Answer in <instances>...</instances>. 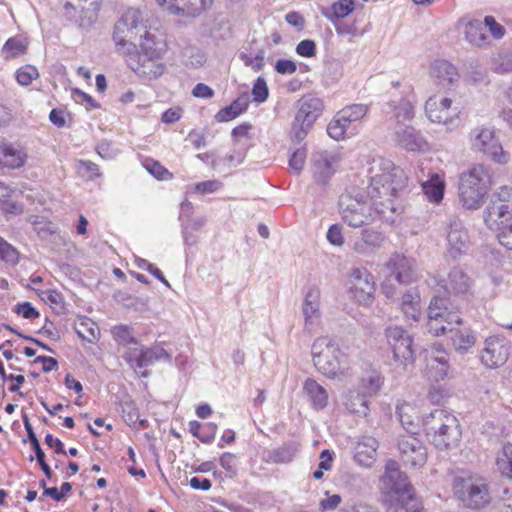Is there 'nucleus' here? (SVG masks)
Wrapping results in <instances>:
<instances>
[{
	"label": "nucleus",
	"instance_id": "obj_1",
	"mask_svg": "<svg viewBox=\"0 0 512 512\" xmlns=\"http://www.w3.org/2000/svg\"><path fill=\"white\" fill-rule=\"evenodd\" d=\"M367 177L369 179L367 193L372 202L375 220L393 223L398 209L393 198L400 197L406 190L407 175L391 160L377 157L369 163Z\"/></svg>",
	"mask_w": 512,
	"mask_h": 512
},
{
	"label": "nucleus",
	"instance_id": "obj_2",
	"mask_svg": "<svg viewBox=\"0 0 512 512\" xmlns=\"http://www.w3.org/2000/svg\"><path fill=\"white\" fill-rule=\"evenodd\" d=\"M461 316L458 306L450 298L435 295L428 307V331L434 336L450 334L455 350L467 353L476 343V335L470 328H459Z\"/></svg>",
	"mask_w": 512,
	"mask_h": 512
},
{
	"label": "nucleus",
	"instance_id": "obj_3",
	"mask_svg": "<svg viewBox=\"0 0 512 512\" xmlns=\"http://www.w3.org/2000/svg\"><path fill=\"white\" fill-rule=\"evenodd\" d=\"M311 354L314 366L327 378L342 381L352 375L348 355L334 339L318 337L312 344Z\"/></svg>",
	"mask_w": 512,
	"mask_h": 512
},
{
	"label": "nucleus",
	"instance_id": "obj_4",
	"mask_svg": "<svg viewBox=\"0 0 512 512\" xmlns=\"http://www.w3.org/2000/svg\"><path fill=\"white\" fill-rule=\"evenodd\" d=\"M383 488L387 492L395 512H421L423 505L415 495L408 477L399 469L395 460H388L385 464V473L381 479Z\"/></svg>",
	"mask_w": 512,
	"mask_h": 512
},
{
	"label": "nucleus",
	"instance_id": "obj_5",
	"mask_svg": "<svg viewBox=\"0 0 512 512\" xmlns=\"http://www.w3.org/2000/svg\"><path fill=\"white\" fill-rule=\"evenodd\" d=\"M491 185L489 170L484 165H474L460 176L459 200L466 209H478Z\"/></svg>",
	"mask_w": 512,
	"mask_h": 512
},
{
	"label": "nucleus",
	"instance_id": "obj_6",
	"mask_svg": "<svg viewBox=\"0 0 512 512\" xmlns=\"http://www.w3.org/2000/svg\"><path fill=\"white\" fill-rule=\"evenodd\" d=\"M453 489L463 506L470 509H482L491 501L489 483L478 475L455 477Z\"/></svg>",
	"mask_w": 512,
	"mask_h": 512
},
{
	"label": "nucleus",
	"instance_id": "obj_7",
	"mask_svg": "<svg viewBox=\"0 0 512 512\" xmlns=\"http://www.w3.org/2000/svg\"><path fill=\"white\" fill-rule=\"evenodd\" d=\"M148 14L144 10H126L114 26L113 39L117 46L135 48V42L142 38L147 29Z\"/></svg>",
	"mask_w": 512,
	"mask_h": 512
},
{
	"label": "nucleus",
	"instance_id": "obj_8",
	"mask_svg": "<svg viewBox=\"0 0 512 512\" xmlns=\"http://www.w3.org/2000/svg\"><path fill=\"white\" fill-rule=\"evenodd\" d=\"M297 112L292 123L291 137L297 143L302 142L313 124L323 113V101L312 94L302 96L296 102Z\"/></svg>",
	"mask_w": 512,
	"mask_h": 512
},
{
	"label": "nucleus",
	"instance_id": "obj_9",
	"mask_svg": "<svg viewBox=\"0 0 512 512\" xmlns=\"http://www.w3.org/2000/svg\"><path fill=\"white\" fill-rule=\"evenodd\" d=\"M368 106L352 104L338 111L327 126L328 135L336 140H344L349 135L357 133V124L366 116Z\"/></svg>",
	"mask_w": 512,
	"mask_h": 512
},
{
	"label": "nucleus",
	"instance_id": "obj_10",
	"mask_svg": "<svg viewBox=\"0 0 512 512\" xmlns=\"http://www.w3.org/2000/svg\"><path fill=\"white\" fill-rule=\"evenodd\" d=\"M339 213L344 223L353 228L370 225L375 221L372 207L366 202L342 195L339 199Z\"/></svg>",
	"mask_w": 512,
	"mask_h": 512
},
{
	"label": "nucleus",
	"instance_id": "obj_11",
	"mask_svg": "<svg viewBox=\"0 0 512 512\" xmlns=\"http://www.w3.org/2000/svg\"><path fill=\"white\" fill-rule=\"evenodd\" d=\"M470 142L474 150L482 152L499 164H506L509 155L495 137L494 131L486 127H476L470 132Z\"/></svg>",
	"mask_w": 512,
	"mask_h": 512
},
{
	"label": "nucleus",
	"instance_id": "obj_12",
	"mask_svg": "<svg viewBox=\"0 0 512 512\" xmlns=\"http://www.w3.org/2000/svg\"><path fill=\"white\" fill-rule=\"evenodd\" d=\"M139 46L143 56L147 59L143 60V73L153 74L154 77L162 75L164 66L162 64H155L154 60L160 59L166 52V43L156 34L149 32L142 33V38H138Z\"/></svg>",
	"mask_w": 512,
	"mask_h": 512
},
{
	"label": "nucleus",
	"instance_id": "obj_13",
	"mask_svg": "<svg viewBox=\"0 0 512 512\" xmlns=\"http://www.w3.org/2000/svg\"><path fill=\"white\" fill-rule=\"evenodd\" d=\"M101 0H68L64 5L65 17L79 26L87 29L97 20Z\"/></svg>",
	"mask_w": 512,
	"mask_h": 512
},
{
	"label": "nucleus",
	"instance_id": "obj_14",
	"mask_svg": "<svg viewBox=\"0 0 512 512\" xmlns=\"http://www.w3.org/2000/svg\"><path fill=\"white\" fill-rule=\"evenodd\" d=\"M397 446L404 466L419 469L425 465L428 458L427 449L415 434L400 435Z\"/></svg>",
	"mask_w": 512,
	"mask_h": 512
},
{
	"label": "nucleus",
	"instance_id": "obj_15",
	"mask_svg": "<svg viewBox=\"0 0 512 512\" xmlns=\"http://www.w3.org/2000/svg\"><path fill=\"white\" fill-rule=\"evenodd\" d=\"M446 239L448 254L453 259H458L469 252L471 241L468 231L456 216L449 219Z\"/></svg>",
	"mask_w": 512,
	"mask_h": 512
},
{
	"label": "nucleus",
	"instance_id": "obj_16",
	"mask_svg": "<svg viewBox=\"0 0 512 512\" xmlns=\"http://www.w3.org/2000/svg\"><path fill=\"white\" fill-rule=\"evenodd\" d=\"M510 355V343L503 337L493 336L485 340L480 360L487 368H497L506 363Z\"/></svg>",
	"mask_w": 512,
	"mask_h": 512
},
{
	"label": "nucleus",
	"instance_id": "obj_17",
	"mask_svg": "<svg viewBox=\"0 0 512 512\" xmlns=\"http://www.w3.org/2000/svg\"><path fill=\"white\" fill-rule=\"evenodd\" d=\"M427 437L432 441L433 437L445 426L450 431L448 436L452 440L458 435V419L444 409H435L422 420Z\"/></svg>",
	"mask_w": 512,
	"mask_h": 512
},
{
	"label": "nucleus",
	"instance_id": "obj_18",
	"mask_svg": "<svg viewBox=\"0 0 512 512\" xmlns=\"http://www.w3.org/2000/svg\"><path fill=\"white\" fill-rule=\"evenodd\" d=\"M350 291L353 298L360 304H368L374 295L373 276L365 268H355L350 275Z\"/></svg>",
	"mask_w": 512,
	"mask_h": 512
},
{
	"label": "nucleus",
	"instance_id": "obj_19",
	"mask_svg": "<svg viewBox=\"0 0 512 512\" xmlns=\"http://www.w3.org/2000/svg\"><path fill=\"white\" fill-rule=\"evenodd\" d=\"M386 337L396 361L407 362L412 359V338L403 328L398 326L388 327Z\"/></svg>",
	"mask_w": 512,
	"mask_h": 512
},
{
	"label": "nucleus",
	"instance_id": "obj_20",
	"mask_svg": "<svg viewBox=\"0 0 512 512\" xmlns=\"http://www.w3.org/2000/svg\"><path fill=\"white\" fill-rule=\"evenodd\" d=\"M338 156L328 151H317L312 154V173L315 181L326 184L335 173Z\"/></svg>",
	"mask_w": 512,
	"mask_h": 512
},
{
	"label": "nucleus",
	"instance_id": "obj_21",
	"mask_svg": "<svg viewBox=\"0 0 512 512\" xmlns=\"http://www.w3.org/2000/svg\"><path fill=\"white\" fill-rule=\"evenodd\" d=\"M304 316V330L311 333L320 323V290L317 287H310L305 294L302 304Z\"/></svg>",
	"mask_w": 512,
	"mask_h": 512
},
{
	"label": "nucleus",
	"instance_id": "obj_22",
	"mask_svg": "<svg viewBox=\"0 0 512 512\" xmlns=\"http://www.w3.org/2000/svg\"><path fill=\"white\" fill-rule=\"evenodd\" d=\"M385 267L399 283H409L416 277L415 261L398 253L390 256Z\"/></svg>",
	"mask_w": 512,
	"mask_h": 512
},
{
	"label": "nucleus",
	"instance_id": "obj_23",
	"mask_svg": "<svg viewBox=\"0 0 512 512\" xmlns=\"http://www.w3.org/2000/svg\"><path fill=\"white\" fill-rule=\"evenodd\" d=\"M382 232L374 229H363L360 238L353 243L352 249L359 255L368 256L375 253L385 243Z\"/></svg>",
	"mask_w": 512,
	"mask_h": 512
},
{
	"label": "nucleus",
	"instance_id": "obj_24",
	"mask_svg": "<svg viewBox=\"0 0 512 512\" xmlns=\"http://www.w3.org/2000/svg\"><path fill=\"white\" fill-rule=\"evenodd\" d=\"M512 218V209L503 206V203L490 200L484 211V222L491 230L498 231Z\"/></svg>",
	"mask_w": 512,
	"mask_h": 512
},
{
	"label": "nucleus",
	"instance_id": "obj_25",
	"mask_svg": "<svg viewBox=\"0 0 512 512\" xmlns=\"http://www.w3.org/2000/svg\"><path fill=\"white\" fill-rule=\"evenodd\" d=\"M395 138L398 144L408 151H420L426 146L422 134L412 126H397L395 128Z\"/></svg>",
	"mask_w": 512,
	"mask_h": 512
},
{
	"label": "nucleus",
	"instance_id": "obj_26",
	"mask_svg": "<svg viewBox=\"0 0 512 512\" xmlns=\"http://www.w3.org/2000/svg\"><path fill=\"white\" fill-rule=\"evenodd\" d=\"M448 369L447 352L441 346H435L427 364L429 378L436 382L444 380L448 375Z\"/></svg>",
	"mask_w": 512,
	"mask_h": 512
},
{
	"label": "nucleus",
	"instance_id": "obj_27",
	"mask_svg": "<svg viewBox=\"0 0 512 512\" xmlns=\"http://www.w3.org/2000/svg\"><path fill=\"white\" fill-rule=\"evenodd\" d=\"M396 414L407 434H416L420 427L421 415L418 407L409 402L397 405Z\"/></svg>",
	"mask_w": 512,
	"mask_h": 512
},
{
	"label": "nucleus",
	"instance_id": "obj_28",
	"mask_svg": "<svg viewBox=\"0 0 512 512\" xmlns=\"http://www.w3.org/2000/svg\"><path fill=\"white\" fill-rule=\"evenodd\" d=\"M385 113H392L393 118L397 121L398 126L411 121L415 116L414 100L410 97H402L398 100L389 101L385 108Z\"/></svg>",
	"mask_w": 512,
	"mask_h": 512
},
{
	"label": "nucleus",
	"instance_id": "obj_29",
	"mask_svg": "<svg viewBox=\"0 0 512 512\" xmlns=\"http://www.w3.org/2000/svg\"><path fill=\"white\" fill-rule=\"evenodd\" d=\"M378 441L372 436H363L355 446V461L363 467H371L376 460Z\"/></svg>",
	"mask_w": 512,
	"mask_h": 512
},
{
	"label": "nucleus",
	"instance_id": "obj_30",
	"mask_svg": "<svg viewBox=\"0 0 512 512\" xmlns=\"http://www.w3.org/2000/svg\"><path fill=\"white\" fill-rule=\"evenodd\" d=\"M471 282L467 274L459 267L450 270L447 280H442L439 286L444 292L452 291L455 294H465L470 288Z\"/></svg>",
	"mask_w": 512,
	"mask_h": 512
},
{
	"label": "nucleus",
	"instance_id": "obj_31",
	"mask_svg": "<svg viewBox=\"0 0 512 512\" xmlns=\"http://www.w3.org/2000/svg\"><path fill=\"white\" fill-rule=\"evenodd\" d=\"M431 76L442 87H449L458 81L456 68L446 60H436L431 65Z\"/></svg>",
	"mask_w": 512,
	"mask_h": 512
},
{
	"label": "nucleus",
	"instance_id": "obj_32",
	"mask_svg": "<svg viewBox=\"0 0 512 512\" xmlns=\"http://www.w3.org/2000/svg\"><path fill=\"white\" fill-rule=\"evenodd\" d=\"M156 2L160 6L168 4L169 8L174 7L178 13L181 12L183 14L195 16L209 7L213 0H156Z\"/></svg>",
	"mask_w": 512,
	"mask_h": 512
},
{
	"label": "nucleus",
	"instance_id": "obj_33",
	"mask_svg": "<svg viewBox=\"0 0 512 512\" xmlns=\"http://www.w3.org/2000/svg\"><path fill=\"white\" fill-rule=\"evenodd\" d=\"M303 393L308 397L315 410H322L328 404V392L313 378H307L305 380Z\"/></svg>",
	"mask_w": 512,
	"mask_h": 512
},
{
	"label": "nucleus",
	"instance_id": "obj_34",
	"mask_svg": "<svg viewBox=\"0 0 512 512\" xmlns=\"http://www.w3.org/2000/svg\"><path fill=\"white\" fill-rule=\"evenodd\" d=\"M382 385L383 377L380 372L369 366L363 370L360 376L358 389L364 394L373 396L379 392Z\"/></svg>",
	"mask_w": 512,
	"mask_h": 512
},
{
	"label": "nucleus",
	"instance_id": "obj_35",
	"mask_svg": "<svg viewBox=\"0 0 512 512\" xmlns=\"http://www.w3.org/2000/svg\"><path fill=\"white\" fill-rule=\"evenodd\" d=\"M248 106L249 97L242 95L235 99L229 106L220 109L215 115V120L220 123L231 121L244 113L248 109Z\"/></svg>",
	"mask_w": 512,
	"mask_h": 512
},
{
	"label": "nucleus",
	"instance_id": "obj_36",
	"mask_svg": "<svg viewBox=\"0 0 512 512\" xmlns=\"http://www.w3.org/2000/svg\"><path fill=\"white\" fill-rule=\"evenodd\" d=\"M465 39L473 46L482 47L489 43L485 27L480 20H471L465 25Z\"/></svg>",
	"mask_w": 512,
	"mask_h": 512
},
{
	"label": "nucleus",
	"instance_id": "obj_37",
	"mask_svg": "<svg viewBox=\"0 0 512 512\" xmlns=\"http://www.w3.org/2000/svg\"><path fill=\"white\" fill-rule=\"evenodd\" d=\"M401 310L407 319L417 321L421 315L420 296L416 291L409 290L401 299Z\"/></svg>",
	"mask_w": 512,
	"mask_h": 512
},
{
	"label": "nucleus",
	"instance_id": "obj_38",
	"mask_svg": "<svg viewBox=\"0 0 512 512\" xmlns=\"http://www.w3.org/2000/svg\"><path fill=\"white\" fill-rule=\"evenodd\" d=\"M26 155L12 145H0V166L19 168L25 162Z\"/></svg>",
	"mask_w": 512,
	"mask_h": 512
},
{
	"label": "nucleus",
	"instance_id": "obj_39",
	"mask_svg": "<svg viewBox=\"0 0 512 512\" xmlns=\"http://www.w3.org/2000/svg\"><path fill=\"white\" fill-rule=\"evenodd\" d=\"M445 189V182L440 178L437 173L422 183V190L426 197L431 202H440L443 199Z\"/></svg>",
	"mask_w": 512,
	"mask_h": 512
},
{
	"label": "nucleus",
	"instance_id": "obj_40",
	"mask_svg": "<svg viewBox=\"0 0 512 512\" xmlns=\"http://www.w3.org/2000/svg\"><path fill=\"white\" fill-rule=\"evenodd\" d=\"M367 396L360 389L349 392L345 401L346 408L351 413L366 416L369 411Z\"/></svg>",
	"mask_w": 512,
	"mask_h": 512
},
{
	"label": "nucleus",
	"instance_id": "obj_41",
	"mask_svg": "<svg viewBox=\"0 0 512 512\" xmlns=\"http://www.w3.org/2000/svg\"><path fill=\"white\" fill-rule=\"evenodd\" d=\"M299 445L296 442L285 443L281 447L269 452V459L273 463H289L297 455Z\"/></svg>",
	"mask_w": 512,
	"mask_h": 512
},
{
	"label": "nucleus",
	"instance_id": "obj_42",
	"mask_svg": "<svg viewBox=\"0 0 512 512\" xmlns=\"http://www.w3.org/2000/svg\"><path fill=\"white\" fill-rule=\"evenodd\" d=\"M497 470L512 479V443L505 444L496 458Z\"/></svg>",
	"mask_w": 512,
	"mask_h": 512
},
{
	"label": "nucleus",
	"instance_id": "obj_43",
	"mask_svg": "<svg viewBox=\"0 0 512 512\" xmlns=\"http://www.w3.org/2000/svg\"><path fill=\"white\" fill-rule=\"evenodd\" d=\"M123 358L132 369L143 368L144 345L138 340L136 344L124 348Z\"/></svg>",
	"mask_w": 512,
	"mask_h": 512
},
{
	"label": "nucleus",
	"instance_id": "obj_44",
	"mask_svg": "<svg viewBox=\"0 0 512 512\" xmlns=\"http://www.w3.org/2000/svg\"><path fill=\"white\" fill-rule=\"evenodd\" d=\"M170 360L171 355L161 345L144 346L143 368L151 366L158 361L169 362Z\"/></svg>",
	"mask_w": 512,
	"mask_h": 512
},
{
	"label": "nucleus",
	"instance_id": "obj_45",
	"mask_svg": "<svg viewBox=\"0 0 512 512\" xmlns=\"http://www.w3.org/2000/svg\"><path fill=\"white\" fill-rule=\"evenodd\" d=\"M111 334L114 340L124 348L136 344L137 339L134 336L133 328L128 325L120 324L112 327Z\"/></svg>",
	"mask_w": 512,
	"mask_h": 512
},
{
	"label": "nucleus",
	"instance_id": "obj_46",
	"mask_svg": "<svg viewBox=\"0 0 512 512\" xmlns=\"http://www.w3.org/2000/svg\"><path fill=\"white\" fill-rule=\"evenodd\" d=\"M27 49V42L22 37L9 38L2 47V55L5 59L16 57Z\"/></svg>",
	"mask_w": 512,
	"mask_h": 512
},
{
	"label": "nucleus",
	"instance_id": "obj_47",
	"mask_svg": "<svg viewBox=\"0 0 512 512\" xmlns=\"http://www.w3.org/2000/svg\"><path fill=\"white\" fill-rule=\"evenodd\" d=\"M77 335L90 343H94L100 336V331L97 325L89 320L80 321L75 327Z\"/></svg>",
	"mask_w": 512,
	"mask_h": 512
},
{
	"label": "nucleus",
	"instance_id": "obj_48",
	"mask_svg": "<svg viewBox=\"0 0 512 512\" xmlns=\"http://www.w3.org/2000/svg\"><path fill=\"white\" fill-rule=\"evenodd\" d=\"M354 10L353 0H339L331 5L328 12L324 15L331 21L335 19L345 18Z\"/></svg>",
	"mask_w": 512,
	"mask_h": 512
},
{
	"label": "nucleus",
	"instance_id": "obj_49",
	"mask_svg": "<svg viewBox=\"0 0 512 512\" xmlns=\"http://www.w3.org/2000/svg\"><path fill=\"white\" fill-rule=\"evenodd\" d=\"M448 433H450V431L446 429L444 425L441 426V430L439 431V433L435 435V437H433V440L431 442L436 448L440 450L448 449L452 446L457 445L461 438L460 427L458 426V435L454 437L452 440L450 439V436H448Z\"/></svg>",
	"mask_w": 512,
	"mask_h": 512
},
{
	"label": "nucleus",
	"instance_id": "obj_50",
	"mask_svg": "<svg viewBox=\"0 0 512 512\" xmlns=\"http://www.w3.org/2000/svg\"><path fill=\"white\" fill-rule=\"evenodd\" d=\"M425 113L428 119L433 123H446L449 115L448 113L441 112L438 107L436 98L430 97L425 103Z\"/></svg>",
	"mask_w": 512,
	"mask_h": 512
},
{
	"label": "nucleus",
	"instance_id": "obj_51",
	"mask_svg": "<svg viewBox=\"0 0 512 512\" xmlns=\"http://www.w3.org/2000/svg\"><path fill=\"white\" fill-rule=\"evenodd\" d=\"M334 25L336 33L341 37L347 38L349 42H352L356 37L363 36L365 33V30H360L354 23L339 21Z\"/></svg>",
	"mask_w": 512,
	"mask_h": 512
},
{
	"label": "nucleus",
	"instance_id": "obj_52",
	"mask_svg": "<svg viewBox=\"0 0 512 512\" xmlns=\"http://www.w3.org/2000/svg\"><path fill=\"white\" fill-rule=\"evenodd\" d=\"M39 77V72L36 67L32 65H25L19 68L15 73L16 81L22 85H29L34 79Z\"/></svg>",
	"mask_w": 512,
	"mask_h": 512
},
{
	"label": "nucleus",
	"instance_id": "obj_53",
	"mask_svg": "<svg viewBox=\"0 0 512 512\" xmlns=\"http://www.w3.org/2000/svg\"><path fill=\"white\" fill-rule=\"evenodd\" d=\"M96 152L102 159L110 160L120 154V149L111 141L103 139L97 144Z\"/></svg>",
	"mask_w": 512,
	"mask_h": 512
},
{
	"label": "nucleus",
	"instance_id": "obj_54",
	"mask_svg": "<svg viewBox=\"0 0 512 512\" xmlns=\"http://www.w3.org/2000/svg\"><path fill=\"white\" fill-rule=\"evenodd\" d=\"M19 253L11 244L0 237V259L10 263L17 264Z\"/></svg>",
	"mask_w": 512,
	"mask_h": 512
},
{
	"label": "nucleus",
	"instance_id": "obj_55",
	"mask_svg": "<svg viewBox=\"0 0 512 512\" xmlns=\"http://www.w3.org/2000/svg\"><path fill=\"white\" fill-rule=\"evenodd\" d=\"M124 421L129 425H135L139 420V412L134 402L125 401L121 405Z\"/></svg>",
	"mask_w": 512,
	"mask_h": 512
},
{
	"label": "nucleus",
	"instance_id": "obj_56",
	"mask_svg": "<svg viewBox=\"0 0 512 512\" xmlns=\"http://www.w3.org/2000/svg\"><path fill=\"white\" fill-rule=\"evenodd\" d=\"M13 311L25 319L33 320L40 316L39 311L30 303L22 302L14 306Z\"/></svg>",
	"mask_w": 512,
	"mask_h": 512
},
{
	"label": "nucleus",
	"instance_id": "obj_57",
	"mask_svg": "<svg viewBox=\"0 0 512 512\" xmlns=\"http://www.w3.org/2000/svg\"><path fill=\"white\" fill-rule=\"evenodd\" d=\"M252 95L255 102L262 103L268 98V87L262 77H258L252 88Z\"/></svg>",
	"mask_w": 512,
	"mask_h": 512
},
{
	"label": "nucleus",
	"instance_id": "obj_58",
	"mask_svg": "<svg viewBox=\"0 0 512 512\" xmlns=\"http://www.w3.org/2000/svg\"><path fill=\"white\" fill-rule=\"evenodd\" d=\"M306 160V150L304 148H299L295 152L292 153L289 159V167L296 173L299 174L305 165Z\"/></svg>",
	"mask_w": 512,
	"mask_h": 512
},
{
	"label": "nucleus",
	"instance_id": "obj_59",
	"mask_svg": "<svg viewBox=\"0 0 512 512\" xmlns=\"http://www.w3.org/2000/svg\"><path fill=\"white\" fill-rule=\"evenodd\" d=\"M78 169L82 175L87 176L89 179L100 176L99 166L89 160H80L78 162Z\"/></svg>",
	"mask_w": 512,
	"mask_h": 512
},
{
	"label": "nucleus",
	"instance_id": "obj_60",
	"mask_svg": "<svg viewBox=\"0 0 512 512\" xmlns=\"http://www.w3.org/2000/svg\"><path fill=\"white\" fill-rule=\"evenodd\" d=\"M497 200L512 209V187L502 186L495 193L492 194L490 200Z\"/></svg>",
	"mask_w": 512,
	"mask_h": 512
},
{
	"label": "nucleus",
	"instance_id": "obj_61",
	"mask_svg": "<svg viewBox=\"0 0 512 512\" xmlns=\"http://www.w3.org/2000/svg\"><path fill=\"white\" fill-rule=\"evenodd\" d=\"M327 240L333 246H342L344 244V237L342 234V225L341 224H333L329 227L327 231Z\"/></svg>",
	"mask_w": 512,
	"mask_h": 512
},
{
	"label": "nucleus",
	"instance_id": "obj_62",
	"mask_svg": "<svg viewBox=\"0 0 512 512\" xmlns=\"http://www.w3.org/2000/svg\"><path fill=\"white\" fill-rule=\"evenodd\" d=\"M483 26L489 29V32L495 39H500L505 34V29L502 25L496 22L493 16H486L482 22Z\"/></svg>",
	"mask_w": 512,
	"mask_h": 512
},
{
	"label": "nucleus",
	"instance_id": "obj_63",
	"mask_svg": "<svg viewBox=\"0 0 512 512\" xmlns=\"http://www.w3.org/2000/svg\"><path fill=\"white\" fill-rule=\"evenodd\" d=\"M144 166L151 175L160 180L165 179V176L169 174L166 168L152 159L146 160Z\"/></svg>",
	"mask_w": 512,
	"mask_h": 512
},
{
	"label": "nucleus",
	"instance_id": "obj_64",
	"mask_svg": "<svg viewBox=\"0 0 512 512\" xmlns=\"http://www.w3.org/2000/svg\"><path fill=\"white\" fill-rule=\"evenodd\" d=\"M499 243L509 250H512V223L503 226L497 234Z\"/></svg>",
	"mask_w": 512,
	"mask_h": 512
}]
</instances>
